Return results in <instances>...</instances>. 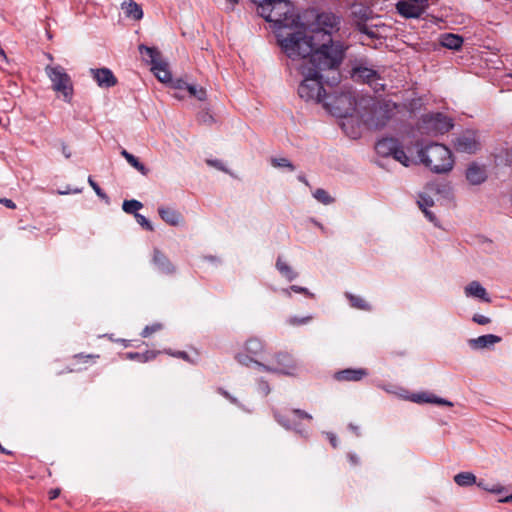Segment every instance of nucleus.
<instances>
[{"label":"nucleus","instance_id":"nucleus-1","mask_svg":"<svg viewBox=\"0 0 512 512\" xmlns=\"http://www.w3.org/2000/svg\"><path fill=\"white\" fill-rule=\"evenodd\" d=\"M277 44L292 60L303 59L300 73L304 77L298 87L305 101L325 102L321 72L337 68L346 47L332 39V34H276Z\"/></svg>","mask_w":512,"mask_h":512},{"label":"nucleus","instance_id":"nucleus-2","mask_svg":"<svg viewBox=\"0 0 512 512\" xmlns=\"http://www.w3.org/2000/svg\"><path fill=\"white\" fill-rule=\"evenodd\" d=\"M257 15L262 17L271 27L289 29L300 32L303 28L302 11L290 0H250Z\"/></svg>","mask_w":512,"mask_h":512},{"label":"nucleus","instance_id":"nucleus-3","mask_svg":"<svg viewBox=\"0 0 512 512\" xmlns=\"http://www.w3.org/2000/svg\"><path fill=\"white\" fill-rule=\"evenodd\" d=\"M421 162L437 174L452 170L454 160L451 151L439 143H431L418 152Z\"/></svg>","mask_w":512,"mask_h":512},{"label":"nucleus","instance_id":"nucleus-4","mask_svg":"<svg viewBox=\"0 0 512 512\" xmlns=\"http://www.w3.org/2000/svg\"><path fill=\"white\" fill-rule=\"evenodd\" d=\"M303 28L300 32H331L339 30L340 18L330 11L318 12L314 8L302 11Z\"/></svg>","mask_w":512,"mask_h":512},{"label":"nucleus","instance_id":"nucleus-5","mask_svg":"<svg viewBox=\"0 0 512 512\" xmlns=\"http://www.w3.org/2000/svg\"><path fill=\"white\" fill-rule=\"evenodd\" d=\"M397 108L398 105L390 100H375L362 116L363 122L370 129H381L393 118Z\"/></svg>","mask_w":512,"mask_h":512},{"label":"nucleus","instance_id":"nucleus-6","mask_svg":"<svg viewBox=\"0 0 512 512\" xmlns=\"http://www.w3.org/2000/svg\"><path fill=\"white\" fill-rule=\"evenodd\" d=\"M45 73L52 83V89L60 93L64 101L70 103L73 97V83L65 69L60 65H47Z\"/></svg>","mask_w":512,"mask_h":512},{"label":"nucleus","instance_id":"nucleus-7","mask_svg":"<svg viewBox=\"0 0 512 512\" xmlns=\"http://www.w3.org/2000/svg\"><path fill=\"white\" fill-rule=\"evenodd\" d=\"M139 52L143 59L151 65V71L160 82L170 83L172 81L168 64L162 60L161 53L157 48L141 44Z\"/></svg>","mask_w":512,"mask_h":512},{"label":"nucleus","instance_id":"nucleus-8","mask_svg":"<svg viewBox=\"0 0 512 512\" xmlns=\"http://www.w3.org/2000/svg\"><path fill=\"white\" fill-rule=\"evenodd\" d=\"M324 105L334 116L346 118L353 115L356 109V98L351 91H344L338 95H327Z\"/></svg>","mask_w":512,"mask_h":512},{"label":"nucleus","instance_id":"nucleus-9","mask_svg":"<svg viewBox=\"0 0 512 512\" xmlns=\"http://www.w3.org/2000/svg\"><path fill=\"white\" fill-rule=\"evenodd\" d=\"M456 151L473 154L480 149L479 137L476 131L466 130L453 140Z\"/></svg>","mask_w":512,"mask_h":512},{"label":"nucleus","instance_id":"nucleus-10","mask_svg":"<svg viewBox=\"0 0 512 512\" xmlns=\"http://www.w3.org/2000/svg\"><path fill=\"white\" fill-rule=\"evenodd\" d=\"M276 365L271 367L264 364H259V367L267 372H276L281 374L290 375L295 370L294 361L288 353H278L275 357Z\"/></svg>","mask_w":512,"mask_h":512},{"label":"nucleus","instance_id":"nucleus-11","mask_svg":"<svg viewBox=\"0 0 512 512\" xmlns=\"http://www.w3.org/2000/svg\"><path fill=\"white\" fill-rule=\"evenodd\" d=\"M93 79L100 87L110 88L117 84V78L108 68H98L90 70Z\"/></svg>","mask_w":512,"mask_h":512},{"label":"nucleus","instance_id":"nucleus-12","mask_svg":"<svg viewBox=\"0 0 512 512\" xmlns=\"http://www.w3.org/2000/svg\"><path fill=\"white\" fill-rule=\"evenodd\" d=\"M100 358L99 354H84L78 353L73 355V368H69L68 372H78L88 368V366L94 365Z\"/></svg>","mask_w":512,"mask_h":512},{"label":"nucleus","instance_id":"nucleus-13","mask_svg":"<svg viewBox=\"0 0 512 512\" xmlns=\"http://www.w3.org/2000/svg\"><path fill=\"white\" fill-rule=\"evenodd\" d=\"M152 263L160 273L173 274L175 272V266L171 263L168 257L158 248H154Z\"/></svg>","mask_w":512,"mask_h":512},{"label":"nucleus","instance_id":"nucleus-14","mask_svg":"<svg viewBox=\"0 0 512 512\" xmlns=\"http://www.w3.org/2000/svg\"><path fill=\"white\" fill-rule=\"evenodd\" d=\"M396 9L405 18H418L424 13L426 8L410 1L402 0L396 4Z\"/></svg>","mask_w":512,"mask_h":512},{"label":"nucleus","instance_id":"nucleus-15","mask_svg":"<svg viewBox=\"0 0 512 512\" xmlns=\"http://www.w3.org/2000/svg\"><path fill=\"white\" fill-rule=\"evenodd\" d=\"M367 375H368V372L364 368H357V369L349 368V369H344V370L336 372L334 374V378L340 382H344V381L357 382V381L362 380Z\"/></svg>","mask_w":512,"mask_h":512},{"label":"nucleus","instance_id":"nucleus-16","mask_svg":"<svg viewBox=\"0 0 512 512\" xmlns=\"http://www.w3.org/2000/svg\"><path fill=\"white\" fill-rule=\"evenodd\" d=\"M121 10L126 18L138 21L143 17V10L141 6L134 0H125L121 4Z\"/></svg>","mask_w":512,"mask_h":512},{"label":"nucleus","instance_id":"nucleus-17","mask_svg":"<svg viewBox=\"0 0 512 512\" xmlns=\"http://www.w3.org/2000/svg\"><path fill=\"white\" fill-rule=\"evenodd\" d=\"M398 145L399 141L397 139L383 138L376 143L375 149L379 155L383 157H388L394 154V151L396 150Z\"/></svg>","mask_w":512,"mask_h":512},{"label":"nucleus","instance_id":"nucleus-18","mask_svg":"<svg viewBox=\"0 0 512 512\" xmlns=\"http://www.w3.org/2000/svg\"><path fill=\"white\" fill-rule=\"evenodd\" d=\"M465 294L466 296L479 298L487 303L491 302V298L489 297L486 289L477 281H472L465 287Z\"/></svg>","mask_w":512,"mask_h":512},{"label":"nucleus","instance_id":"nucleus-19","mask_svg":"<svg viewBox=\"0 0 512 512\" xmlns=\"http://www.w3.org/2000/svg\"><path fill=\"white\" fill-rule=\"evenodd\" d=\"M158 213L161 219L171 226H178L183 220L182 215L172 208L160 207Z\"/></svg>","mask_w":512,"mask_h":512},{"label":"nucleus","instance_id":"nucleus-20","mask_svg":"<svg viewBox=\"0 0 512 512\" xmlns=\"http://www.w3.org/2000/svg\"><path fill=\"white\" fill-rule=\"evenodd\" d=\"M466 178L472 185H479L486 179L485 170L477 164H471L466 171Z\"/></svg>","mask_w":512,"mask_h":512},{"label":"nucleus","instance_id":"nucleus-21","mask_svg":"<svg viewBox=\"0 0 512 512\" xmlns=\"http://www.w3.org/2000/svg\"><path fill=\"white\" fill-rule=\"evenodd\" d=\"M410 399L416 403H434V404L445 405V406H449V407L453 406L452 402H450L446 399H443V398H439L432 394H427V393L413 394L410 397Z\"/></svg>","mask_w":512,"mask_h":512},{"label":"nucleus","instance_id":"nucleus-22","mask_svg":"<svg viewBox=\"0 0 512 512\" xmlns=\"http://www.w3.org/2000/svg\"><path fill=\"white\" fill-rule=\"evenodd\" d=\"M501 341V337L493 335V334H487L479 336L475 339H471L469 341V344L471 347L475 349H482L486 347H490L496 343H499Z\"/></svg>","mask_w":512,"mask_h":512},{"label":"nucleus","instance_id":"nucleus-23","mask_svg":"<svg viewBox=\"0 0 512 512\" xmlns=\"http://www.w3.org/2000/svg\"><path fill=\"white\" fill-rule=\"evenodd\" d=\"M352 76L356 79L362 80L364 83L373 82L378 77L377 71L367 67H355Z\"/></svg>","mask_w":512,"mask_h":512},{"label":"nucleus","instance_id":"nucleus-24","mask_svg":"<svg viewBox=\"0 0 512 512\" xmlns=\"http://www.w3.org/2000/svg\"><path fill=\"white\" fill-rule=\"evenodd\" d=\"M463 42L464 40L459 34H443L440 40L443 47L452 50H459Z\"/></svg>","mask_w":512,"mask_h":512},{"label":"nucleus","instance_id":"nucleus-25","mask_svg":"<svg viewBox=\"0 0 512 512\" xmlns=\"http://www.w3.org/2000/svg\"><path fill=\"white\" fill-rule=\"evenodd\" d=\"M276 268L279 273L288 281H293L298 276L297 272H295L291 266L283 261L282 257H278L276 261Z\"/></svg>","mask_w":512,"mask_h":512},{"label":"nucleus","instance_id":"nucleus-26","mask_svg":"<svg viewBox=\"0 0 512 512\" xmlns=\"http://www.w3.org/2000/svg\"><path fill=\"white\" fill-rule=\"evenodd\" d=\"M476 476L472 472H460L454 476V481L461 487H468L476 484Z\"/></svg>","mask_w":512,"mask_h":512},{"label":"nucleus","instance_id":"nucleus-27","mask_svg":"<svg viewBox=\"0 0 512 512\" xmlns=\"http://www.w3.org/2000/svg\"><path fill=\"white\" fill-rule=\"evenodd\" d=\"M346 297L349 300L350 305L353 308L359 309V310H364V311L371 310V306L369 305V303L361 296L353 295L351 293H346Z\"/></svg>","mask_w":512,"mask_h":512},{"label":"nucleus","instance_id":"nucleus-28","mask_svg":"<svg viewBox=\"0 0 512 512\" xmlns=\"http://www.w3.org/2000/svg\"><path fill=\"white\" fill-rule=\"evenodd\" d=\"M156 355H157V353L153 352V351H146L144 353L127 352L125 354V359L136 360V361L144 363V362H147V361H150V360L154 359L156 357Z\"/></svg>","mask_w":512,"mask_h":512},{"label":"nucleus","instance_id":"nucleus-29","mask_svg":"<svg viewBox=\"0 0 512 512\" xmlns=\"http://www.w3.org/2000/svg\"><path fill=\"white\" fill-rule=\"evenodd\" d=\"M263 351V344L256 338L249 339L245 343V352L251 354L253 357L258 356Z\"/></svg>","mask_w":512,"mask_h":512},{"label":"nucleus","instance_id":"nucleus-30","mask_svg":"<svg viewBox=\"0 0 512 512\" xmlns=\"http://www.w3.org/2000/svg\"><path fill=\"white\" fill-rule=\"evenodd\" d=\"M143 207V204L135 199L125 200L122 205V209L128 214H138L137 211Z\"/></svg>","mask_w":512,"mask_h":512},{"label":"nucleus","instance_id":"nucleus-31","mask_svg":"<svg viewBox=\"0 0 512 512\" xmlns=\"http://www.w3.org/2000/svg\"><path fill=\"white\" fill-rule=\"evenodd\" d=\"M392 157L405 167L410 166V164L412 163V160L410 159V157L407 156L403 147L400 144L397 146Z\"/></svg>","mask_w":512,"mask_h":512},{"label":"nucleus","instance_id":"nucleus-32","mask_svg":"<svg viewBox=\"0 0 512 512\" xmlns=\"http://www.w3.org/2000/svg\"><path fill=\"white\" fill-rule=\"evenodd\" d=\"M185 86L191 96L197 98L200 101L206 100L207 94H206V90L204 88L198 87L196 85L186 84V83H185Z\"/></svg>","mask_w":512,"mask_h":512},{"label":"nucleus","instance_id":"nucleus-33","mask_svg":"<svg viewBox=\"0 0 512 512\" xmlns=\"http://www.w3.org/2000/svg\"><path fill=\"white\" fill-rule=\"evenodd\" d=\"M313 196L317 201L325 205H329L334 202V199L329 195V193L322 188L316 189Z\"/></svg>","mask_w":512,"mask_h":512},{"label":"nucleus","instance_id":"nucleus-34","mask_svg":"<svg viewBox=\"0 0 512 512\" xmlns=\"http://www.w3.org/2000/svg\"><path fill=\"white\" fill-rule=\"evenodd\" d=\"M271 164L273 167H276V168H288L290 171L295 170V166L292 164V162L284 157L272 158Z\"/></svg>","mask_w":512,"mask_h":512},{"label":"nucleus","instance_id":"nucleus-35","mask_svg":"<svg viewBox=\"0 0 512 512\" xmlns=\"http://www.w3.org/2000/svg\"><path fill=\"white\" fill-rule=\"evenodd\" d=\"M277 422L282 425L283 427H285L286 429H294L296 430L297 432L303 434V431L299 430L296 425L293 424V422L288 419L286 416L284 415H281L279 413H275L274 414Z\"/></svg>","mask_w":512,"mask_h":512},{"label":"nucleus","instance_id":"nucleus-36","mask_svg":"<svg viewBox=\"0 0 512 512\" xmlns=\"http://www.w3.org/2000/svg\"><path fill=\"white\" fill-rule=\"evenodd\" d=\"M235 358L240 364L245 365V366H249L251 363H255L257 366H259V364H261L260 362L256 361L251 354H249L247 352L238 353Z\"/></svg>","mask_w":512,"mask_h":512},{"label":"nucleus","instance_id":"nucleus-37","mask_svg":"<svg viewBox=\"0 0 512 512\" xmlns=\"http://www.w3.org/2000/svg\"><path fill=\"white\" fill-rule=\"evenodd\" d=\"M131 166H133L137 171H139L142 175L146 176L149 173V169L141 163L137 157L134 155L130 156L129 160L127 161Z\"/></svg>","mask_w":512,"mask_h":512},{"label":"nucleus","instance_id":"nucleus-38","mask_svg":"<svg viewBox=\"0 0 512 512\" xmlns=\"http://www.w3.org/2000/svg\"><path fill=\"white\" fill-rule=\"evenodd\" d=\"M163 325L161 323H153L151 325L145 326V328L141 332V336L147 338L152 334L162 330Z\"/></svg>","mask_w":512,"mask_h":512},{"label":"nucleus","instance_id":"nucleus-39","mask_svg":"<svg viewBox=\"0 0 512 512\" xmlns=\"http://www.w3.org/2000/svg\"><path fill=\"white\" fill-rule=\"evenodd\" d=\"M290 291H294L296 293H301V294H305L309 297H313L314 294L313 293H310L308 291L307 288L305 287H301V286H298V285H292L289 289H283V292L288 296L290 297L291 296V292Z\"/></svg>","mask_w":512,"mask_h":512},{"label":"nucleus","instance_id":"nucleus-40","mask_svg":"<svg viewBox=\"0 0 512 512\" xmlns=\"http://www.w3.org/2000/svg\"><path fill=\"white\" fill-rule=\"evenodd\" d=\"M88 183L92 187V189L95 191V193L101 198L108 202L109 197L107 194L100 188V186L94 181V179L89 176L88 177Z\"/></svg>","mask_w":512,"mask_h":512},{"label":"nucleus","instance_id":"nucleus-41","mask_svg":"<svg viewBox=\"0 0 512 512\" xmlns=\"http://www.w3.org/2000/svg\"><path fill=\"white\" fill-rule=\"evenodd\" d=\"M135 218H136L137 223L140 226H142L144 229H146L148 231H153L152 224L145 216L138 213V214H135Z\"/></svg>","mask_w":512,"mask_h":512},{"label":"nucleus","instance_id":"nucleus-42","mask_svg":"<svg viewBox=\"0 0 512 512\" xmlns=\"http://www.w3.org/2000/svg\"><path fill=\"white\" fill-rule=\"evenodd\" d=\"M434 202L430 196L427 195H420V198L418 200V205L421 210L427 209L428 207L433 206Z\"/></svg>","mask_w":512,"mask_h":512},{"label":"nucleus","instance_id":"nucleus-43","mask_svg":"<svg viewBox=\"0 0 512 512\" xmlns=\"http://www.w3.org/2000/svg\"><path fill=\"white\" fill-rule=\"evenodd\" d=\"M477 485L481 488H483L484 490L486 491H489L491 493H495V494H500L504 491V487L500 484H497V485H493V486H487V485H484L482 482H479L477 483Z\"/></svg>","mask_w":512,"mask_h":512},{"label":"nucleus","instance_id":"nucleus-44","mask_svg":"<svg viewBox=\"0 0 512 512\" xmlns=\"http://www.w3.org/2000/svg\"><path fill=\"white\" fill-rule=\"evenodd\" d=\"M368 85L370 87H372V89L375 91V92H380V91H384L385 89V84L383 83V79L381 78V76L378 74V77L377 79H375V81L373 82H369Z\"/></svg>","mask_w":512,"mask_h":512},{"label":"nucleus","instance_id":"nucleus-45","mask_svg":"<svg viewBox=\"0 0 512 512\" xmlns=\"http://www.w3.org/2000/svg\"><path fill=\"white\" fill-rule=\"evenodd\" d=\"M239 3L240 0H224V11L227 13L234 12Z\"/></svg>","mask_w":512,"mask_h":512},{"label":"nucleus","instance_id":"nucleus-46","mask_svg":"<svg viewBox=\"0 0 512 512\" xmlns=\"http://www.w3.org/2000/svg\"><path fill=\"white\" fill-rule=\"evenodd\" d=\"M312 316H306V317H302V318H298V317H291L288 322L291 324V325H304V324H307L309 321L312 320Z\"/></svg>","mask_w":512,"mask_h":512},{"label":"nucleus","instance_id":"nucleus-47","mask_svg":"<svg viewBox=\"0 0 512 512\" xmlns=\"http://www.w3.org/2000/svg\"><path fill=\"white\" fill-rule=\"evenodd\" d=\"M292 413L297 419H306L308 421H311L313 419V417L309 413L301 409H293Z\"/></svg>","mask_w":512,"mask_h":512},{"label":"nucleus","instance_id":"nucleus-48","mask_svg":"<svg viewBox=\"0 0 512 512\" xmlns=\"http://www.w3.org/2000/svg\"><path fill=\"white\" fill-rule=\"evenodd\" d=\"M167 353L173 357L180 358V359L185 360L190 363H194L185 351H176V352L167 351Z\"/></svg>","mask_w":512,"mask_h":512},{"label":"nucleus","instance_id":"nucleus-49","mask_svg":"<svg viewBox=\"0 0 512 512\" xmlns=\"http://www.w3.org/2000/svg\"><path fill=\"white\" fill-rule=\"evenodd\" d=\"M347 459L351 466H357L361 463L360 457L354 452H348Z\"/></svg>","mask_w":512,"mask_h":512},{"label":"nucleus","instance_id":"nucleus-50","mask_svg":"<svg viewBox=\"0 0 512 512\" xmlns=\"http://www.w3.org/2000/svg\"><path fill=\"white\" fill-rule=\"evenodd\" d=\"M473 321L479 325H486L491 322L490 318H488L484 315H481V314H475L473 316Z\"/></svg>","mask_w":512,"mask_h":512},{"label":"nucleus","instance_id":"nucleus-51","mask_svg":"<svg viewBox=\"0 0 512 512\" xmlns=\"http://www.w3.org/2000/svg\"><path fill=\"white\" fill-rule=\"evenodd\" d=\"M326 436H327V439L329 440L331 446L333 448H337L338 447V439H337V436L332 433V432H327L326 433Z\"/></svg>","mask_w":512,"mask_h":512},{"label":"nucleus","instance_id":"nucleus-52","mask_svg":"<svg viewBox=\"0 0 512 512\" xmlns=\"http://www.w3.org/2000/svg\"><path fill=\"white\" fill-rule=\"evenodd\" d=\"M259 389L262 391L264 395H268L270 392L269 384L265 380L259 381Z\"/></svg>","mask_w":512,"mask_h":512},{"label":"nucleus","instance_id":"nucleus-53","mask_svg":"<svg viewBox=\"0 0 512 512\" xmlns=\"http://www.w3.org/2000/svg\"><path fill=\"white\" fill-rule=\"evenodd\" d=\"M0 203L9 209L16 208V204L11 199H8V198H1Z\"/></svg>","mask_w":512,"mask_h":512},{"label":"nucleus","instance_id":"nucleus-54","mask_svg":"<svg viewBox=\"0 0 512 512\" xmlns=\"http://www.w3.org/2000/svg\"><path fill=\"white\" fill-rule=\"evenodd\" d=\"M207 164L213 166L219 170L226 171L220 160H207Z\"/></svg>","mask_w":512,"mask_h":512},{"label":"nucleus","instance_id":"nucleus-55","mask_svg":"<svg viewBox=\"0 0 512 512\" xmlns=\"http://www.w3.org/2000/svg\"><path fill=\"white\" fill-rule=\"evenodd\" d=\"M218 392L224 396L226 399H228L230 402L232 403H237V400L232 397L226 390H224L223 388H218Z\"/></svg>","mask_w":512,"mask_h":512},{"label":"nucleus","instance_id":"nucleus-56","mask_svg":"<svg viewBox=\"0 0 512 512\" xmlns=\"http://www.w3.org/2000/svg\"><path fill=\"white\" fill-rule=\"evenodd\" d=\"M422 211L430 222L434 223L435 225L437 224V218L432 212H430L428 209H423Z\"/></svg>","mask_w":512,"mask_h":512},{"label":"nucleus","instance_id":"nucleus-57","mask_svg":"<svg viewBox=\"0 0 512 512\" xmlns=\"http://www.w3.org/2000/svg\"><path fill=\"white\" fill-rule=\"evenodd\" d=\"M59 495H60V489L59 488L51 489L48 492V496H49L50 500L56 499Z\"/></svg>","mask_w":512,"mask_h":512},{"label":"nucleus","instance_id":"nucleus-58","mask_svg":"<svg viewBox=\"0 0 512 512\" xmlns=\"http://www.w3.org/2000/svg\"><path fill=\"white\" fill-rule=\"evenodd\" d=\"M61 150H62L63 155L67 159H69L71 157V150L69 149V147L65 143L61 144Z\"/></svg>","mask_w":512,"mask_h":512},{"label":"nucleus","instance_id":"nucleus-59","mask_svg":"<svg viewBox=\"0 0 512 512\" xmlns=\"http://www.w3.org/2000/svg\"><path fill=\"white\" fill-rule=\"evenodd\" d=\"M499 502H501V503H510V502H512V494H510V495H508V496H506L504 498H501L499 500Z\"/></svg>","mask_w":512,"mask_h":512},{"label":"nucleus","instance_id":"nucleus-60","mask_svg":"<svg viewBox=\"0 0 512 512\" xmlns=\"http://www.w3.org/2000/svg\"><path fill=\"white\" fill-rule=\"evenodd\" d=\"M121 155L126 159V161L129 160L130 156H132L133 154L129 153L127 150L123 149L121 151Z\"/></svg>","mask_w":512,"mask_h":512},{"label":"nucleus","instance_id":"nucleus-61","mask_svg":"<svg viewBox=\"0 0 512 512\" xmlns=\"http://www.w3.org/2000/svg\"><path fill=\"white\" fill-rule=\"evenodd\" d=\"M298 180H299L300 182L304 183L305 185L309 186V182H308L307 178H306L304 175H302V174H301V175H299V176H298Z\"/></svg>","mask_w":512,"mask_h":512},{"label":"nucleus","instance_id":"nucleus-62","mask_svg":"<svg viewBox=\"0 0 512 512\" xmlns=\"http://www.w3.org/2000/svg\"><path fill=\"white\" fill-rule=\"evenodd\" d=\"M0 452H1L2 454H7V455L12 454V452H11V451H9V450L5 449L1 444H0Z\"/></svg>","mask_w":512,"mask_h":512},{"label":"nucleus","instance_id":"nucleus-63","mask_svg":"<svg viewBox=\"0 0 512 512\" xmlns=\"http://www.w3.org/2000/svg\"><path fill=\"white\" fill-rule=\"evenodd\" d=\"M369 29L370 28L367 25H364L363 27L359 28L360 32H370Z\"/></svg>","mask_w":512,"mask_h":512},{"label":"nucleus","instance_id":"nucleus-64","mask_svg":"<svg viewBox=\"0 0 512 512\" xmlns=\"http://www.w3.org/2000/svg\"><path fill=\"white\" fill-rule=\"evenodd\" d=\"M119 342H121L125 347H128L129 346V341L125 340V339H120L118 340Z\"/></svg>","mask_w":512,"mask_h":512}]
</instances>
